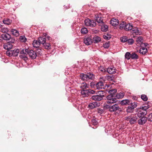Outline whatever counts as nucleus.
Here are the masks:
<instances>
[{"instance_id": "f257e3e1", "label": "nucleus", "mask_w": 152, "mask_h": 152, "mask_svg": "<svg viewBox=\"0 0 152 152\" xmlns=\"http://www.w3.org/2000/svg\"><path fill=\"white\" fill-rule=\"evenodd\" d=\"M106 104L104 106V109H109V110L111 112L120 113L121 111V109L117 104Z\"/></svg>"}, {"instance_id": "f03ea898", "label": "nucleus", "mask_w": 152, "mask_h": 152, "mask_svg": "<svg viewBox=\"0 0 152 152\" xmlns=\"http://www.w3.org/2000/svg\"><path fill=\"white\" fill-rule=\"evenodd\" d=\"M80 79L84 81L93 80L95 78L94 75L92 72H88L86 74L81 73L80 75Z\"/></svg>"}, {"instance_id": "7ed1b4c3", "label": "nucleus", "mask_w": 152, "mask_h": 152, "mask_svg": "<svg viewBox=\"0 0 152 152\" xmlns=\"http://www.w3.org/2000/svg\"><path fill=\"white\" fill-rule=\"evenodd\" d=\"M38 40L41 44H42L45 48L47 49L50 48V45L49 43L46 42L47 40L43 36L39 37Z\"/></svg>"}, {"instance_id": "20e7f679", "label": "nucleus", "mask_w": 152, "mask_h": 152, "mask_svg": "<svg viewBox=\"0 0 152 152\" xmlns=\"http://www.w3.org/2000/svg\"><path fill=\"white\" fill-rule=\"evenodd\" d=\"M137 119V116L135 114H131L130 115L126 117V119L129 121L131 124L135 123Z\"/></svg>"}, {"instance_id": "39448f33", "label": "nucleus", "mask_w": 152, "mask_h": 152, "mask_svg": "<svg viewBox=\"0 0 152 152\" xmlns=\"http://www.w3.org/2000/svg\"><path fill=\"white\" fill-rule=\"evenodd\" d=\"M96 91L91 89H85L82 90L81 93L84 96H88L90 94H95Z\"/></svg>"}, {"instance_id": "423d86ee", "label": "nucleus", "mask_w": 152, "mask_h": 152, "mask_svg": "<svg viewBox=\"0 0 152 152\" xmlns=\"http://www.w3.org/2000/svg\"><path fill=\"white\" fill-rule=\"evenodd\" d=\"M104 96L103 94H99L98 95L91 96L90 98L92 100L99 101L102 100Z\"/></svg>"}, {"instance_id": "0eeeda50", "label": "nucleus", "mask_w": 152, "mask_h": 152, "mask_svg": "<svg viewBox=\"0 0 152 152\" xmlns=\"http://www.w3.org/2000/svg\"><path fill=\"white\" fill-rule=\"evenodd\" d=\"M129 104L126 108V111L127 113H132L134 109L137 106V103L134 102L130 103Z\"/></svg>"}, {"instance_id": "6e6552de", "label": "nucleus", "mask_w": 152, "mask_h": 152, "mask_svg": "<svg viewBox=\"0 0 152 152\" xmlns=\"http://www.w3.org/2000/svg\"><path fill=\"white\" fill-rule=\"evenodd\" d=\"M114 96L113 95L110 94L106 97L107 101H106L107 103L108 104H114L117 102V99L113 97Z\"/></svg>"}, {"instance_id": "1a4fd4ad", "label": "nucleus", "mask_w": 152, "mask_h": 152, "mask_svg": "<svg viewBox=\"0 0 152 152\" xmlns=\"http://www.w3.org/2000/svg\"><path fill=\"white\" fill-rule=\"evenodd\" d=\"M25 51H27V53L29 55L30 58L32 59L36 58L37 55L35 51L33 50L28 49H26Z\"/></svg>"}, {"instance_id": "9d476101", "label": "nucleus", "mask_w": 152, "mask_h": 152, "mask_svg": "<svg viewBox=\"0 0 152 152\" xmlns=\"http://www.w3.org/2000/svg\"><path fill=\"white\" fill-rule=\"evenodd\" d=\"M85 25L87 26L94 27L96 25V23L93 20H91L89 18L86 19L84 21Z\"/></svg>"}, {"instance_id": "9b49d317", "label": "nucleus", "mask_w": 152, "mask_h": 152, "mask_svg": "<svg viewBox=\"0 0 152 152\" xmlns=\"http://www.w3.org/2000/svg\"><path fill=\"white\" fill-rule=\"evenodd\" d=\"M93 37L91 36L86 37L84 39V42L87 45H90L93 42Z\"/></svg>"}, {"instance_id": "f8f14e48", "label": "nucleus", "mask_w": 152, "mask_h": 152, "mask_svg": "<svg viewBox=\"0 0 152 152\" xmlns=\"http://www.w3.org/2000/svg\"><path fill=\"white\" fill-rule=\"evenodd\" d=\"M147 114V111H142L141 109L138 110L135 114L137 115V117L139 118L145 116Z\"/></svg>"}, {"instance_id": "ddd939ff", "label": "nucleus", "mask_w": 152, "mask_h": 152, "mask_svg": "<svg viewBox=\"0 0 152 152\" xmlns=\"http://www.w3.org/2000/svg\"><path fill=\"white\" fill-rule=\"evenodd\" d=\"M147 121V117L144 116L140 118L138 120V124L140 125H143L145 124Z\"/></svg>"}, {"instance_id": "4468645a", "label": "nucleus", "mask_w": 152, "mask_h": 152, "mask_svg": "<svg viewBox=\"0 0 152 152\" xmlns=\"http://www.w3.org/2000/svg\"><path fill=\"white\" fill-rule=\"evenodd\" d=\"M1 37L4 40H9L11 38V36L9 34L4 33L1 35Z\"/></svg>"}, {"instance_id": "2eb2a0df", "label": "nucleus", "mask_w": 152, "mask_h": 152, "mask_svg": "<svg viewBox=\"0 0 152 152\" xmlns=\"http://www.w3.org/2000/svg\"><path fill=\"white\" fill-rule=\"evenodd\" d=\"M13 47V45L10 42H7L4 45V49L8 50H9L12 49Z\"/></svg>"}, {"instance_id": "dca6fc26", "label": "nucleus", "mask_w": 152, "mask_h": 152, "mask_svg": "<svg viewBox=\"0 0 152 152\" xmlns=\"http://www.w3.org/2000/svg\"><path fill=\"white\" fill-rule=\"evenodd\" d=\"M110 23L111 25L115 26L118 24V21L116 19L113 18L110 21Z\"/></svg>"}, {"instance_id": "f3484780", "label": "nucleus", "mask_w": 152, "mask_h": 152, "mask_svg": "<svg viewBox=\"0 0 152 152\" xmlns=\"http://www.w3.org/2000/svg\"><path fill=\"white\" fill-rule=\"evenodd\" d=\"M96 87L97 89L104 88L103 83L102 81H100L97 83L96 85Z\"/></svg>"}, {"instance_id": "a211bd4d", "label": "nucleus", "mask_w": 152, "mask_h": 152, "mask_svg": "<svg viewBox=\"0 0 152 152\" xmlns=\"http://www.w3.org/2000/svg\"><path fill=\"white\" fill-rule=\"evenodd\" d=\"M106 70L110 74H114L116 72L115 69L114 67L108 68Z\"/></svg>"}, {"instance_id": "6ab92c4d", "label": "nucleus", "mask_w": 152, "mask_h": 152, "mask_svg": "<svg viewBox=\"0 0 152 152\" xmlns=\"http://www.w3.org/2000/svg\"><path fill=\"white\" fill-rule=\"evenodd\" d=\"M148 52L147 48L145 47H142L139 50V53L142 55L145 54Z\"/></svg>"}, {"instance_id": "aec40b11", "label": "nucleus", "mask_w": 152, "mask_h": 152, "mask_svg": "<svg viewBox=\"0 0 152 152\" xmlns=\"http://www.w3.org/2000/svg\"><path fill=\"white\" fill-rule=\"evenodd\" d=\"M101 26V30L103 32H106L108 31V27L107 25H105L103 23L100 25Z\"/></svg>"}, {"instance_id": "412c9836", "label": "nucleus", "mask_w": 152, "mask_h": 152, "mask_svg": "<svg viewBox=\"0 0 152 152\" xmlns=\"http://www.w3.org/2000/svg\"><path fill=\"white\" fill-rule=\"evenodd\" d=\"M97 106V103L96 102H94L90 103L88 105V107L91 109H93L96 107Z\"/></svg>"}, {"instance_id": "4be33fe9", "label": "nucleus", "mask_w": 152, "mask_h": 152, "mask_svg": "<svg viewBox=\"0 0 152 152\" xmlns=\"http://www.w3.org/2000/svg\"><path fill=\"white\" fill-rule=\"evenodd\" d=\"M133 28V26L132 24L129 23L126 24V23L124 30L125 31H129L131 30Z\"/></svg>"}, {"instance_id": "5701e85b", "label": "nucleus", "mask_w": 152, "mask_h": 152, "mask_svg": "<svg viewBox=\"0 0 152 152\" xmlns=\"http://www.w3.org/2000/svg\"><path fill=\"white\" fill-rule=\"evenodd\" d=\"M32 45H33L34 47L36 48H38L39 47V46L41 44H40L39 41L38 39V40H34L33 41Z\"/></svg>"}, {"instance_id": "b1692460", "label": "nucleus", "mask_w": 152, "mask_h": 152, "mask_svg": "<svg viewBox=\"0 0 152 152\" xmlns=\"http://www.w3.org/2000/svg\"><path fill=\"white\" fill-rule=\"evenodd\" d=\"M93 41L95 43H97L101 41V38L97 36H95L92 38Z\"/></svg>"}, {"instance_id": "393cba45", "label": "nucleus", "mask_w": 152, "mask_h": 152, "mask_svg": "<svg viewBox=\"0 0 152 152\" xmlns=\"http://www.w3.org/2000/svg\"><path fill=\"white\" fill-rule=\"evenodd\" d=\"M125 94L123 92H120L117 93L116 95V97L118 99H120L123 98Z\"/></svg>"}, {"instance_id": "a878e982", "label": "nucleus", "mask_w": 152, "mask_h": 152, "mask_svg": "<svg viewBox=\"0 0 152 152\" xmlns=\"http://www.w3.org/2000/svg\"><path fill=\"white\" fill-rule=\"evenodd\" d=\"M122 105H125L127 104H129L130 103V101L127 99H124L122 100L120 103Z\"/></svg>"}, {"instance_id": "bb28decb", "label": "nucleus", "mask_w": 152, "mask_h": 152, "mask_svg": "<svg viewBox=\"0 0 152 152\" xmlns=\"http://www.w3.org/2000/svg\"><path fill=\"white\" fill-rule=\"evenodd\" d=\"M27 53H23L22 55H20V57L21 58H22L25 61H26L28 60V58L27 57Z\"/></svg>"}, {"instance_id": "cd10ccee", "label": "nucleus", "mask_w": 152, "mask_h": 152, "mask_svg": "<svg viewBox=\"0 0 152 152\" xmlns=\"http://www.w3.org/2000/svg\"><path fill=\"white\" fill-rule=\"evenodd\" d=\"M96 21L98 23H100V25H101L104 23L103 21V19L101 17H96Z\"/></svg>"}, {"instance_id": "c85d7f7f", "label": "nucleus", "mask_w": 152, "mask_h": 152, "mask_svg": "<svg viewBox=\"0 0 152 152\" xmlns=\"http://www.w3.org/2000/svg\"><path fill=\"white\" fill-rule=\"evenodd\" d=\"M19 52V50L18 49H15L12 50V55L13 56H17Z\"/></svg>"}, {"instance_id": "c756f323", "label": "nucleus", "mask_w": 152, "mask_h": 152, "mask_svg": "<svg viewBox=\"0 0 152 152\" xmlns=\"http://www.w3.org/2000/svg\"><path fill=\"white\" fill-rule=\"evenodd\" d=\"M105 78L108 80L112 81L113 82H115V81H114V76L113 75L111 76H106Z\"/></svg>"}, {"instance_id": "7c9ffc66", "label": "nucleus", "mask_w": 152, "mask_h": 152, "mask_svg": "<svg viewBox=\"0 0 152 152\" xmlns=\"http://www.w3.org/2000/svg\"><path fill=\"white\" fill-rule=\"evenodd\" d=\"M82 84V85L80 86V88L82 90L86 89V88H88V86L85 82H83Z\"/></svg>"}, {"instance_id": "2f4dec72", "label": "nucleus", "mask_w": 152, "mask_h": 152, "mask_svg": "<svg viewBox=\"0 0 152 152\" xmlns=\"http://www.w3.org/2000/svg\"><path fill=\"white\" fill-rule=\"evenodd\" d=\"M11 31L13 35L16 37H17L19 35V32L16 29H11Z\"/></svg>"}, {"instance_id": "473e14b6", "label": "nucleus", "mask_w": 152, "mask_h": 152, "mask_svg": "<svg viewBox=\"0 0 152 152\" xmlns=\"http://www.w3.org/2000/svg\"><path fill=\"white\" fill-rule=\"evenodd\" d=\"M3 22L4 24L9 25L11 23L12 20L9 19L7 18L3 20Z\"/></svg>"}, {"instance_id": "72a5a7b5", "label": "nucleus", "mask_w": 152, "mask_h": 152, "mask_svg": "<svg viewBox=\"0 0 152 152\" xmlns=\"http://www.w3.org/2000/svg\"><path fill=\"white\" fill-rule=\"evenodd\" d=\"M131 58L132 59H137L138 58V56L136 53H132L131 54Z\"/></svg>"}, {"instance_id": "f704fd0d", "label": "nucleus", "mask_w": 152, "mask_h": 152, "mask_svg": "<svg viewBox=\"0 0 152 152\" xmlns=\"http://www.w3.org/2000/svg\"><path fill=\"white\" fill-rule=\"evenodd\" d=\"M132 32L133 33H134L136 35L140 34L139 32V31L138 30L137 28H133L132 29Z\"/></svg>"}, {"instance_id": "c9c22d12", "label": "nucleus", "mask_w": 152, "mask_h": 152, "mask_svg": "<svg viewBox=\"0 0 152 152\" xmlns=\"http://www.w3.org/2000/svg\"><path fill=\"white\" fill-rule=\"evenodd\" d=\"M117 91V90L116 89H114L110 90L108 92L110 94L113 95V96H114V95L115 94L116 92Z\"/></svg>"}, {"instance_id": "e433bc0d", "label": "nucleus", "mask_w": 152, "mask_h": 152, "mask_svg": "<svg viewBox=\"0 0 152 152\" xmlns=\"http://www.w3.org/2000/svg\"><path fill=\"white\" fill-rule=\"evenodd\" d=\"M143 41V39L140 36L138 37L136 39V42L139 44H142Z\"/></svg>"}, {"instance_id": "4c0bfd02", "label": "nucleus", "mask_w": 152, "mask_h": 152, "mask_svg": "<svg viewBox=\"0 0 152 152\" xmlns=\"http://www.w3.org/2000/svg\"><path fill=\"white\" fill-rule=\"evenodd\" d=\"M128 38L126 36H123L120 38V40L122 42H127Z\"/></svg>"}, {"instance_id": "58836bf2", "label": "nucleus", "mask_w": 152, "mask_h": 152, "mask_svg": "<svg viewBox=\"0 0 152 152\" xmlns=\"http://www.w3.org/2000/svg\"><path fill=\"white\" fill-rule=\"evenodd\" d=\"M131 54L129 52L126 53L125 54V58L127 60H129L131 58Z\"/></svg>"}, {"instance_id": "ea45409f", "label": "nucleus", "mask_w": 152, "mask_h": 152, "mask_svg": "<svg viewBox=\"0 0 152 152\" xmlns=\"http://www.w3.org/2000/svg\"><path fill=\"white\" fill-rule=\"evenodd\" d=\"M103 37L104 39L108 40L110 39L111 37V36L110 34H107L106 35H104L103 36Z\"/></svg>"}, {"instance_id": "a19ab883", "label": "nucleus", "mask_w": 152, "mask_h": 152, "mask_svg": "<svg viewBox=\"0 0 152 152\" xmlns=\"http://www.w3.org/2000/svg\"><path fill=\"white\" fill-rule=\"evenodd\" d=\"M81 32L82 34H86L88 33V31L86 28H83L81 29Z\"/></svg>"}, {"instance_id": "79ce46f5", "label": "nucleus", "mask_w": 152, "mask_h": 152, "mask_svg": "<svg viewBox=\"0 0 152 152\" xmlns=\"http://www.w3.org/2000/svg\"><path fill=\"white\" fill-rule=\"evenodd\" d=\"M150 107L149 105H147L146 106H142L140 109L142 111H147V110Z\"/></svg>"}, {"instance_id": "37998d69", "label": "nucleus", "mask_w": 152, "mask_h": 152, "mask_svg": "<svg viewBox=\"0 0 152 152\" xmlns=\"http://www.w3.org/2000/svg\"><path fill=\"white\" fill-rule=\"evenodd\" d=\"M127 42L129 45H132L134 43V40L132 39H129L128 38Z\"/></svg>"}, {"instance_id": "c03bdc74", "label": "nucleus", "mask_w": 152, "mask_h": 152, "mask_svg": "<svg viewBox=\"0 0 152 152\" xmlns=\"http://www.w3.org/2000/svg\"><path fill=\"white\" fill-rule=\"evenodd\" d=\"M147 120L150 122H152V113L149 114L147 117Z\"/></svg>"}, {"instance_id": "a18cd8bd", "label": "nucleus", "mask_w": 152, "mask_h": 152, "mask_svg": "<svg viewBox=\"0 0 152 152\" xmlns=\"http://www.w3.org/2000/svg\"><path fill=\"white\" fill-rule=\"evenodd\" d=\"M126 23L124 22H123L122 23H121L120 24V27L119 28L121 30L124 29V28H125Z\"/></svg>"}, {"instance_id": "49530a36", "label": "nucleus", "mask_w": 152, "mask_h": 152, "mask_svg": "<svg viewBox=\"0 0 152 152\" xmlns=\"http://www.w3.org/2000/svg\"><path fill=\"white\" fill-rule=\"evenodd\" d=\"M141 98L144 101H145L147 100L148 97L145 94H142L141 95Z\"/></svg>"}, {"instance_id": "de8ad7c7", "label": "nucleus", "mask_w": 152, "mask_h": 152, "mask_svg": "<svg viewBox=\"0 0 152 152\" xmlns=\"http://www.w3.org/2000/svg\"><path fill=\"white\" fill-rule=\"evenodd\" d=\"M20 39L22 42H25L26 41V39L24 36H20Z\"/></svg>"}, {"instance_id": "09e8293b", "label": "nucleus", "mask_w": 152, "mask_h": 152, "mask_svg": "<svg viewBox=\"0 0 152 152\" xmlns=\"http://www.w3.org/2000/svg\"><path fill=\"white\" fill-rule=\"evenodd\" d=\"M6 54L9 56H12V50H8L6 52Z\"/></svg>"}, {"instance_id": "8fccbe9b", "label": "nucleus", "mask_w": 152, "mask_h": 152, "mask_svg": "<svg viewBox=\"0 0 152 152\" xmlns=\"http://www.w3.org/2000/svg\"><path fill=\"white\" fill-rule=\"evenodd\" d=\"M91 122L92 124L94 126L96 125L98 123L96 119H92L91 120Z\"/></svg>"}, {"instance_id": "3c124183", "label": "nucleus", "mask_w": 152, "mask_h": 152, "mask_svg": "<svg viewBox=\"0 0 152 152\" xmlns=\"http://www.w3.org/2000/svg\"><path fill=\"white\" fill-rule=\"evenodd\" d=\"M110 46V43L108 42H106L104 44H103V47L105 48H108Z\"/></svg>"}, {"instance_id": "603ef678", "label": "nucleus", "mask_w": 152, "mask_h": 152, "mask_svg": "<svg viewBox=\"0 0 152 152\" xmlns=\"http://www.w3.org/2000/svg\"><path fill=\"white\" fill-rule=\"evenodd\" d=\"M1 31L2 32L5 33L8 31V30L7 28L4 27L1 28Z\"/></svg>"}, {"instance_id": "864d4df0", "label": "nucleus", "mask_w": 152, "mask_h": 152, "mask_svg": "<svg viewBox=\"0 0 152 152\" xmlns=\"http://www.w3.org/2000/svg\"><path fill=\"white\" fill-rule=\"evenodd\" d=\"M97 112L99 113L102 114L104 112V111L101 108H98L97 109Z\"/></svg>"}, {"instance_id": "5fc2aeb1", "label": "nucleus", "mask_w": 152, "mask_h": 152, "mask_svg": "<svg viewBox=\"0 0 152 152\" xmlns=\"http://www.w3.org/2000/svg\"><path fill=\"white\" fill-rule=\"evenodd\" d=\"M43 35H44V37H45V38L46 39H47L48 40H49L50 39H51L50 37H49V36H47V35L46 34H45V33L43 34Z\"/></svg>"}, {"instance_id": "6e6d98bb", "label": "nucleus", "mask_w": 152, "mask_h": 152, "mask_svg": "<svg viewBox=\"0 0 152 152\" xmlns=\"http://www.w3.org/2000/svg\"><path fill=\"white\" fill-rule=\"evenodd\" d=\"M9 40H10V42H10V43H11V44H12V43H14L15 41V39L14 38L11 37V38Z\"/></svg>"}, {"instance_id": "4d7b16f0", "label": "nucleus", "mask_w": 152, "mask_h": 152, "mask_svg": "<svg viewBox=\"0 0 152 152\" xmlns=\"http://www.w3.org/2000/svg\"><path fill=\"white\" fill-rule=\"evenodd\" d=\"M25 50H26V49H23L22 50H21V51H20V54L22 55L23 53H27V51H26Z\"/></svg>"}, {"instance_id": "13d9d810", "label": "nucleus", "mask_w": 152, "mask_h": 152, "mask_svg": "<svg viewBox=\"0 0 152 152\" xmlns=\"http://www.w3.org/2000/svg\"><path fill=\"white\" fill-rule=\"evenodd\" d=\"M99 70L101 72H105L106 70L105 69H104L103 68H102L101 67L99 69Z\"/></svg>"}, {"instance_id": "bf43d9fd", "label": "nucleus", "mask_w": 152, "mask_h": 152, "mask_svg": "<svg viewBox=\"0 0 152 152\" xmlns=\"http://www.w3.org/2000/svg\"><path fill=\"white\" fill-rule=\"evenodd\" d=\"M143 44L145 47H147L148 45V44L147 43H144Z\"/></svg>"}, {"instance_id": "052dcab7", "label": "nucleus", "mask_w": 152, "mask_h": 152, "mask_svg": "<svg viewBox=\"0 0 152 152\" xmlns=\"http://www.w3.org/2000/svg\"><path fill=\"white\" fill-rule=\"evenodd\" d=\"M136 98V97H133V98H134V99H135Z\"/></svg>"}, {"instance_id": "680f3d73", "label": "nucleus", "mask_w": 152, "mask_h": 152, "mask_svg": "<svg viewBox=\"0 0 152 152\" xmlns=\"http://www.w3.org/2000/svg\"><path fill=\"white\" fill-rule=\"evenodd\" d=\"M39 50H41V49H39Z\"/></svg>"}]
</instances>
